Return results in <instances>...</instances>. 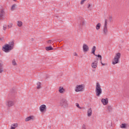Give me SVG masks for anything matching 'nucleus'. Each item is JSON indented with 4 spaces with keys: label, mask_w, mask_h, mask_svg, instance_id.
<instances>
[{
    "label": "nucleus",
    "mask_w": 129,
    "mask_h": 129,
    "mask_svg": "<svg viewBox=\"0 0 129 129\" xmlns=\"http://www.w3.org/2000/svg\"><path fill=\"white\" fill-rule=\"evenodd\" d=\"M85 2H86V0H82L81 2V5H83Z\"/></svg>",
    "instance_id": "obj_31"
},
{
    "label": "nucleus",
    "mask_w": 129,
    "mask_h": 129,
    "mask_svg": "<svg viewBox=\"0 0 129 129\" xmlns=\"http://www.w3.org/2000/svg\"><path fill=\"white\" fill-rule=\"evenodd\" d=\"M84 88H85L84 85H77L75 88V91L76 92H82L84 91Z\"/></svg>",
    "instance_id": "obj_4"
},
{
    "label": "nucleus",
    "mask_w": 129,
    "mask_h": 129,
    "mask_svg": "<svg viewBox=\"0 0 129 129\" xmlns=\"http://www.w3.org/2000/svg\"><path fill=\"white\" fill-rule=\"evenodd\" d=\"M8 29H11V28L13 27V23H10L8 25Z\"/></svg>",
    "instance_id": "obj_29"
},
{
    "label": "nucleus",
    "mask_w": 129,
    "mask_h": 129,
    "mask_svg": "<svg viewBox=\"0 0 129 129\" xmlns=\"http://www.w3.org/2000/svg\"><path fill=\"white\" fill-rule=\"evenodd\" d=\"M39 110L41 111V112H44V111H46V110H47V106L46 105H41L39 107Z\"/></svg>",
    "instance_id": "obj_8"
},
{
    "label": "nucleus",
    "mask_w": 129,
    "mask_h": 129,
    "mask_svg": "<svg viewBox=\"0 0 129 129\" xmlns=\"http://www.w3.org/2000/svg\"><path fill=\"white\" fill-rule=\"evenodd\" d=\"M129 124L128 123H122L120 125L121 128H128Z\"/></svg>",
    "instance_id": "obj_14"
},
{
    "label": "nucleus",
    "mask_w": 129,
    "mask_h": 129,
    "mask_svg": "<svg viewBox=\"0 0 129 129\" xmlns=\"http://www.w3.org/2000/svg\"><path fill=\"white\" fill-rule=\"evenodd\" d=\"M18 127V123H14L11 125V129H15Z\"/></svg>",
    "instance_id": "obj_20"
},
{
    "label": "nucleus",
    "mask_w": 129,
    "mask_h": 129,
    "mask_svg": "<svg viewBox=\"0 0 129 129\" xmlns=\"http://www.w3.org/2000/svg\"><path fill=\"white\" fill-rule=\"evenodd\" d=\"M76 105L78 107V108H80V109H81L82 108L81 107H80V106L79 105V104L78 103H76Z\"/></svg>",
    "instance_id": "obj_30"
},
{
    "label": "nucleus",
    "mask_w": 129,
    "mask_h": 129,
    "mask_svg": "<svg viewBox=\"0 0 129 129\" xmlns=\"http://www.w3.org/2000/svg\"><path fill=\"white\" fill-rule=\"evenodd\" d=\"M91 5L90 4H88V9H89L90 8Z\"/></svg>",
    "instance_id": "obj_37"
},
{
    "label": "nucleus",
    "mask_w": 129,
    "mask_h": 129,
    "mask_svg": "<svg viewBox=\"0 0 129 129\" xmlns=\"http://www.w3.org/2000/svg\"><path fill=\"white\" fill-rule=\"evenodd\" d=\"M17 26L18 27H22L23 26V22L21 21H19L17 22Z\"/></svg>",
    "instance_id": "obj_23"
},
{
    "label": "nucleus",
    "mask_w": 129,
    "mask_h": 129,
    "mask_svg": "<svg viewBox=\"0 0 129 129\" xmlns=\"http://www.w3.org/2000/svg\"><path fill=\"white\" fill-rule=\"evenodd\" d=\"M91 115H92V109L90 108L87 111V116L90 117Z\"/></svg>",
    "instance_id": "obj_17"
},
{
    "label": "nucleus",
    "mask_w": 129,
    "mask_h": 129,
    "mask_svg": "<svg viewBox=\"0 0 129 129\" xmlns=\"http://www.w3.org/2000/svg\"><path fill=\"white\" fill-rule=\"evenodd\" d=\"M4 64L3 62H0V73L4 72Z\"/></svg>",
    "instance_id": "obj_18"
},
{
    "label": "nucleus",
    "mask_w": 129,
    "mask_h": 129,
    "mask_svg": "<svg viewBox=\"0 0 129 129\" xmlns=\"http://www.w3.org/2000/svg\"><path fill=\"white\" fill-rule=\"evenodd\" d=\"M59 104L60 106L64 108L68 107V105H69L68 104V101H67L66 99H61L60 101Z\"/></svg>",
    "instance_id": "obj_5"
},
{
    "label": "nucleus",
    "mask_w": 129,
    "mask_h": 129,
    "mask_svg": "<svg viewBox=\"0 0 129 129\" xmlns=\"http://www.w3.org/2000/svg\"><path fill=\"white\" fill-rule=\"evenodd\" d=\"M16 7H17V5L16 4H14L12 6L11 10L12 11V12L15 11V10H16Z\"/></svg>",
    "instance_id": "obj_22"
},
{
    "label": "nucleus",
    "mask_w": 129,
    "mask_h": 129,
    "mask_svg": "<svg viewBox=\"0 0 129 129\" xmlns=\"http://www.w3.org/2000/svg\"><path fill=\"white\" fill-rule=\"evenodd\" d=\"M96 50V47L95 46H94L92 48V54H93V55H94L95 56H96V57H98V58H100V60H102V56H101V55L100 54H95V50Z\"/></svg>",
    "instance_id": "obj_6"
},
{
    "label": "nucleus",
    "mask_w": 129,
    "mask_h": 129,
    "mask_svg": "<svg viewBox=\"0 0 129 129\" xmlns=\"http://www.w3.org/2000/svg\"><path fill=\"white\" fill-rule=\"evenodd\" d=\"M100 63L102 65V66H105V63H102V59H100Z\"/></svg>",
    "instance_id": "obj_34"
},
{
    "label": "nucleus",
    "mask_w": 129,
    "mask_h": 129,
    "mask_svg": "<svg viewBox=\"0 0 129 129\" xmlns=\"http://www.w3.org/2000/svg\"><path fill=\"white\" fill-rule=\"evenodd\" d=\"M15 46V42L11 41L9 44H5L2 47V50L5 53H9L14 49Z\"/></svg>",
    "instance_id": "obj_1"
},
{
    "label": "nucleus",
    "mask_w": 129,
    "mask_h": 129,
    "mask_svg": "<svg viewBox=\"0 0 129 129\" xmlns=\"http://www.w3.org/2000/svg\"><path fill=\"white\" fill-rule=\"evenodd\" d=\"M45 50L46 51H52V50H54V48L53 47H52V46H50L46 47Z\"/></svg>",
    "instance_id": "obj_19"
},
{
    "label": "nucleus",
    "mask_w": 129,
    "mask_h": 129,
    "mask_svg": "<svg viewBox=\"0 0 129 129\" xmlns=\"http://www.w3.org/2000/svg\"><path fill=\"white\" fill-rule=\"evenodd\" d=\"M31 41H34V38H32Z\"/></svg>",
    "instance_id": "obj_39"
},
{
    "label": "nucleus",
    "mask_w": 129,
    "mask_h": 129,
    "mask_svg": "<svg viewBox=\"0 0 129 129\" xmlns=\"http://www.w3.org/2000/svg\"><path fill=\"white\" fill-rule=\"evenodd\" d=\"M105 28H107V20H105L104 27Z\"/></svg>",
    "instance_id": "obj_27"
},
{
    "label": "nucleus",
    "mask_w": 129,
    "mask_h": 129,
    "mask_svg": "<svg viewBox=\"0 0 129 129\" xmlns=\"http://www.w3.org/2000/svg\"><path fill=\"white\" fill-rule=\"evenodd\" d=\"M37 85V89H40L41 88V83L38 82Z\"/></svg>",
    "instance_id": "obj_25"
},
{
    "label": "nucleus",
    "mask_w": 129,
    "mask_h": 129,
    "mask_svg": "<svg viewBox=\"0 0 129 129\" xmlns=\"http://www.w3.org/2000/svg\"><path fill=\"white\" fill-rule=\"evenodd\" d=\"M108 20L110 22H111L112 21V17L110 16L108 18Z\"/></svg>",
    "instance_id": "obj_33"
},
{
    "label": "nucleus",
    "mask_w": 129,
    "mask_h": 129,
    "mask_svg": "<svg viewBox=\"0 0 129 129\" xmlns=\"http://www.w3.org/2000/svg\"><path fill=\"white\" fill-rule=\"evenodd\" d=\"M101 102L103 103V105H107V104H108V99H102Z\"/></svg>",
    "instance_id": "obj_13"
},
{
    "label": "nucleus",
    "mask_w": 129,
    "mask_h": 129,
    "mask_svg": "<svg viewBox=\"0 0 129 129\" xmlns=\"http://www.w3.org/2000/svg\"><path fill=\"white\" fill-rule=\"evenodd\" d=\"M0 62H3V61H2V60H0Z\"/></svg>",
    "instance_id": "obj_41"
},
{
    "label": "nucleus",
    "mask_w": 129,
    "mask_h": 129,
    "mask_svg": "<svg viewBox=\"0 0 129 129\" xmlns=\"http://www.w3.org/2000/svg\"><path fill=\"white\" fill-rule=\"evenodd\" d=\"M14 1V2H17V1H18V0H13Z\"/></svg>",
    "instance_id": "obj_40"
},
{
    "label": "nucleus",
    "mask_w": 129,
    "mask_h": 129,
    "mask_svg": "<svg viewBox=\"0 0 129 129\" xmlns=\"http://www.w3.org/2000/svg\"><path fill=\"white\" fill-rule=\"evenodd\" d=\"M31 119H33V117L30 116L29 117H27L26 119H25V121H29L30 120H31Z\"/></svg>",
    "instance_id": "obj_24"
},
{
    "label": "nucleus",
    "mask_w": 129,
    "mask_h": 129,
    "mask_svg": "<svg viewBox=\"0 0 129 129\" xmlns=\"http://www.w3.org/2000/svg\"><path fill=\"white\" fill-rule=\"evenodd\" d=\"M12 64L14 65V66H17V62H16V60L15 59H13L12 60Z\"/></svg>",
    "instance_id": "obj_28"
},
{
    "label": "nucleus",
    "mask_w": 129,
    "mask_h": 129,
    "mask_svg": "<svg viewBox=\"0 0 129 129\" xmlns=\"http://www.w3.org/2000/svg\"><path fill=\"white\" fill-rule=\"evenodd\" d=\"M100 27H101V23H98L97 25H96V29L97 30V31H99V29H100Z\"/></svg>",
    "instance_id": "obj_21"
},
{
    "label": "nucleus",
    "mask_w": 129,
    "mask_h": 129,
    "mask_svg": "<svg viewBox=\"0 0 129 129\" xmlns=\"http://www.w3.org/2000/svg\"><path fill=\"white\" fill-rule=\"evenodd\" d=\"M6 105L8 107H12V106H14L15 105V102L11 100H8L6 101Z\"/></svg>",
    "instance_id": "obj_7"
},
{
    "label": "nucleus",
    "mask_w": 129,
    "mask_h": 129,
    "mask_svg": "<svg viewBox=\"0 0 129 129\" xmlns=\"http://www.w3.org/2000/svg\"><path fill=\"white\" fill-rule=\"evenodd\" d=\"M83 50L84 52H88L89 51V47L87 44H84L83 45Z\"/></svg>",
    "instance_id": "obj_10"
},
{
    "label": "nucleus",
    "mask_w": 129,
    "mask_h": 129,
    "mask_svg": "<svg viewBox=\"0 0 129 129\" xmlns=\"http://www.w3.org/2000/svg\"><path fill=\"white\" fill-rule=\"evenodd\" d=\"M74 56H78V54H77V53L75 52V53H74Z\"/></svg>",
    "instance_id": "obj_36"
},
{
    "label": "nucleus",
    "mask_w": 129,
    "mask_h": 129,
    "mask_svg": "<svg viewBox=\"0 0 129 129\" xmlns=\"http://www.w3.org/2000/svg\"><path fill=\"white\" fill-rule=\"evenodd\" d=\"M95 92L96 96H100L102 93V89L99 83H97L96 84Z\"/></svg>",
    "instance_id": "obj_2"
},
{
    "label": "nucleus",
    "mask_w": 129,
    "mask_h": 129,
    "mask_svg": "<svg viewBox=\"0 0 129 129\" xmlns=\"http://www.w3.org/2000/svg\"><path fill=\"white\" fill-rule=\"evenodd\" d=\"M107 109L109 111H111L112 110V107L111 106H108Z\"/></svg>",
    "instance_id": "obj_26"
},
{
    "label": "nucleus",
    "mask_w": 129,
    "mask_h": 129,
    "mask_svg": "<svg viewBox=\"0 0 129 129\" xmlns=\"http://www.w3.org/2000/svg\"><path fill=\"white\" fill-rule=\"evenodd\" d=\"M86 25V21H85L84 19H82L79 23V26L80 28H82L83 26Z\"/></svg>",
    "instance_id": "obj_9"
},
{
    "label": "nucleus",
    "mask_w": 129,
    "mask_h": 129,
    "mask_svg": "<svg viewBox=\"0 0 129 129\" xmlns=\"http://www.w3.org/2000/svg\"><path fill=\"white\" fill-rule=\"evenodd\" d=\"M58 92H59V93H64L65 92V89H64L63 87L60 86L58 88Z\"/></svg>",
    "instance_id": "obj_16"
},
{
    "label": "nucleus",
    "mask_w": 129,
    "mask_h": 129,
    "mask_svg": "<svg viewBox=\"0 0 129 129\" xmlns=\"http://www.w3.org/2000/svg\"><path fill=\"white\" fill-rule=\"evenodd\" d=\"M83 129H85V125H83Z\"/></svg>",
    "instance_id": "obj_38"
},
{
    "label": "nucleus",
    "mask_w": 129,
    "mask_h": 129,
    "mask_svg": "<svg viewBox=\"0 0 129 129\" xmlns=\"http://www.w3.org/2000/svg\"><path fill=\"white\" fill-rule=\"evenodd\" d=\"M48 44H52V40H49L47 41Z\"/></svg>",
    "instance_id": "obj_35"
},
{
    "label": "nucleus",
    "mask_w": 129,
    "mask_h": 129,
    "mask_svg": "<svg viewBox=\"0 0 129 129\" xmlns=\"http://www.w3.org/2000/svg\"><path fill=\"white\" fill-rule=\"evenodd\" d=\"M97 63L98 62L97 60H95L94 62H93L91 64L92 68H93L94 69H96L97 68Z\"/></svg>",
    "instance_id": "obj_12"
},
{
    "label": "nucleus",
    "mask_w": 129,
    "mask_h": 129,
    "mask_svg": "<svg viewBox=\"0 0 129 129\" xmlns=\"http://www.w3.org/2000/svg\"><path fill=\"white\" fill-rule=\"evenodd\" d=\"M3 30L4 31H6V30H7V25H4L3 26Z\"/></svg>",
    "instance_id": "obj_32"
},
{
    "label": "nucleus",
    "mask_w": 129,
    "mask_h": 129,
    "mask_svg": "<svg viewBox=\"0 0 129 129\" xmlns=\"http://www.w3.org/2000/svg\"><path fill=\"white\" fill-rule=\"evenodd\" d=\"M120 56H121V54L119 52H117L115 54L114 58L112 60V64L113 65H115V64L118 63L119 59H120Z\"/></svg>",
    "instance_id": "obj_3"
},
{
    "label": "nucleus",
    "mask_w": 129,
    "mask_h": 129,
    "mask_svg": "<svg viewBox=\"0 0 129 129\" xmlns=\"http://www.w3.org/2000/svg\"><path fill=\"white\" fill-rule=\"evenodd\" d=\"M5 15H6L5 10H1L0 11V20H4V17H5Z\"/></svg>",
    "instance_id": "obj_11"
},
{
    "label": "nucleus",
    "mask_w": 129,
    "mask_h": 129,
    "mask_svg": "<svg viewBox=\"0 0 129 129\" xmlns=\"http://www.w3.org/2000/svg\"><path fill=\"white\" fill-rule=\"evenodd\" d=\"M103 34L104 36H106L107 34H108V30L107 29V27H104V29L103 30Z\"/></svg>",
    "instance_id": "obj_15"
}]
</instances>
